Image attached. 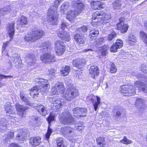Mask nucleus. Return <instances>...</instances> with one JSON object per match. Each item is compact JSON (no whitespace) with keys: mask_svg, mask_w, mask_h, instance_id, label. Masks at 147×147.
I'll use <instances>...</instances> for the list:
<instances>
[{"mask_svg":"<svg viewBox=\"0 0 147 147\" xmlns=\"http://www.w3.org/2000/svg\"><path fill=\"white\" fill-rule=\"evenodd\" d=\"M72 6L75 9L67 11L69 3L66 2L63 3L61 5V11L63 13L67 14L66 19L71 22L73 18L76 17L83 10L84 7V5L82 2L79 0H76L72 3Z\"/></svg>","mask_w":147,"mask_h":147,"instance_id":"f257e3e1","label":"nucleus"},{"mask_svg":"<svg viewBox=\"0 0 147 147\" xmlns=\"http://www.w3.org/2000/svg\"><path fill=\"white\" fill-rule=\"evenodd\" d=\"M34 82L35 84H38V85L37 84L31 88L29 93L30 95H37L39 92L42 95H44L48 92L50 86L47 80L37 78L35 79Z\"/></svg>","mask_w":147,"mask_h":147,"instance_id":"f03ea898","label":"nucleus"},{"mask_svg":"<svg viewBox=\"0 0 147 147\" xmlns=\"http://www.w3.org/2000/svg\"><path fill=\"white\" fill-rule=\"evenodd\" d=\"M110 16L106 15L103 11H96L92 14L91 24L93 26L96 27L100 24L105 26H109L110 25L109 19Z\"/></svg>","mask_w":147,"mask_h":147,"instance_id":"7ed1b4c3","label":"nucleus"},{"mask_svg":"<svg viewBox=\"0 0 147 147\" xmlns=\"http://www.w3.org/2000/svg\"><path fill=\"white\" fill-rule=\"evenodd\" d=\"M44 34L42 30H35L27 34L24 38V40L28 42L32 43L40 38Z\"/></svg>","mask_w":147,"mask_h":147,"instance_id":"20e7f679","label":"nucleus"},{"mask_svg":"<svg viewBox=\"0 0 147 147\" xmlns=\"http://www.w3.org/2000/svg\"><path fill=\"white\" fill-rule=\"evenodd\" d=\"M141 70L144 73L147 74V67L144 64L142 65ZM134 85L139 90L147 93V78L145 79L144 83L141 80H139L136 81Z\"/></svg>","mask_w":147,"mask_h":147,"instance_id":"39448f33","label":"nucleus"},{"mask_svg":"<svg viewBox=\"0 0 147 147\" xmlns=\"http://www.w3.org/2000/svg\"><path fill=\"white\" fill-rule=\"evenodd\" d=\"M48 99L51 103V106L52 109L54 110L61 108L65 104L63 99L54 98L52 95H50Z\"/></svg>","mask_w":147,"mask_h":147,"instance_id":"423d86ee","label":"nucleus"},{"mask_svg":"<svg viewBox=\"0 0 147 147\" xmlns=\"http://www.w3.org/2000/svg\"><path fill=\"white\" fill-rule=\"evenodd\" d=\"M79 94L78 90L75 87H71L67 89L62 96L66 100H70L78 96Z\"/></svg>","mask_w":147,"mask_h":147,"instance_id":"0eeeda50","label":"nucleus"},{"mask_svg":"<svg viewBox=\"0 0 147 147\" xmlns=\"http://www.w3.org/2000/svg\"><path fill=\"white\" fill-rule=\"evenodd\" d=\"M59 119L62 123L65 125L71 124L74 123V118L71 114L68 111H65L59 115Z\"/></svg>","mask_w":147,"mask_h":147,"instance_id":"6e6552de","label":"nucleus"},{"mask_svg":"<svg viewBox=\"0 0 147 147\" xmlns=\"http://www.w3.org/2000/svg\"><path fill=\"white\" fill-rule=\"evenodd\" d=\"M121 91L125 96H131L136 93V89L134 87L131 85L122 86L121 87Z\"/></svg>","mask_w":147,"mask_h":147,"instance_id":"1a4fd4ad","label":"nucleus"},{"mask_svg":"<svg viewBox=\"0 0 147 147\" xmlns=\"http://www.w3.org/2000/svg\"><path fill=\"white\" fill-rule=\"evenodd\" d=\"M64 92V87L63 83L60 82L56 84L52 88L51 94L58 95Z\"/></svg>","mask_w":147,"mask_h":147,"instance_id":"9d476101","label":"nucleus"},{"mask_svg":"<svg viewBox=\"0 0 147 147\" xmlns=\"http://www.w3.org/2000/svg\"><path fill=\"white\" fill-rule=\"evenodd\" d=\"M56 52L58 55H63L65 50V46L64 42L60 40H58L55 42Z\"/></svg>","mask_w":147,"mask_h":147,"instance_id":"9b49d317","label":"nucleus"},{"mask_svg":"<svg viewBox=\"0 0 147 147\" xmlns=\"http://www.w3.org/2000/svg\"><path fill=\"white\" fill-rule=\"evenodd\" d=\"M95 96L92 95H90L86 98L87 100H91L92 103L94 110L96 111L98 108L99 105L101 103L100 98V97L96 96Z\"/></svg>","mask_w":147,"mask_h":147,"instance_id":"f8f14e48","label":"nucleus"},{"mask_svg":"<svg viewBox=\"0 0 147 147\" xmlns=\"http://www.w3.org/2000/svg\"><path fill=\"white\" fill-rule=\"evenodd\" d=\"M40 58L41 61L46 63L53 62L55 60L54 55L49 53H45L41 56Z\"/></svg>","mask_w":147,"mask_h":147,"instance_id":"ddd939ff","label":"nucleus"},{"mask_svg":"<svg viewBox=\"0 0 147 147\" xmlns=\"http://www.w3.org/2000/svg\"><path fill=\"white\" fill-rule=\"evenodd\" d=\"M124 20L123 18H120L119 20L120 22L118 23L117 26V29L120 30L121 32L123 33H124L127 32L128 27L127 25L124 24Z\"/></svg>","mask_w":147,"mask_h":147,"instance_id":"4468645a","label":"nucleus"},{"mask_svg":"<svg viewBox=\"0 0 147 147\" xmlns=\"http://www.w3.org/2000/svg\"><path fill=\"white\" fill-rule=\"evenodd\" d=\"M61 131L64 135L68 137L73 136L74 133V128L67 126L61 128Z\"/></svg>","mask_w":147,"mask_h":147,"instance_id":"2eb2a0df","label":"nucleus"},{"mask_svg":"<svg viewBox=\"0 0 147 147\" xmlns=\"http://www.w3.org/2000/svg\"><path fill=\"white\" fill-rule=\"evenodd\" d=\"M122 41L120 39L117 40L116 42L114 43L110 48L111 52H115L117 51L118 49L120 48L123 46Z\"/></svg>","mask_w":147,"mask_h":147,"instance_id":"dca6fc26","label":"nucleus"},{"mask_svg":"<svg viewBox=\"0 0 147 147\" xmlns=\"http://www.w3.org/2000/svg\"><path fill=\"white\" fill-rule=\"evenodd\" d=\"M86 108H80L79 107H76L73 109V111L76 112L79 111V113H78V114H76V112L74 113V116L78 118L86 116Z\"/></svg>","mask_w":147,"mask_h":147,"instance_id":"f3484780","label":"nucleus"},{"mask_svg":"<svg viewBox=\"0 0 147 147\" xmlns=\"http://www.w3.org/2000/svg\"><path fill=\"white\" fill-rule=\"evenodd\" d=\"M91 4L92 8L95 10L100 9L106 6L104 2L97 1H93Z\"/></svg>","mask_w":147,"mask_h":147,"instance_id":"a211bd4d","label":"nucleus"},{"mask_svg":"<svg viewBox=\"0 0 147 147\" xmlns=\"http://www.w3.org/2000/svg\"><path fill=\"white\" fill-rule=\"evenodd\" d=\"M86 63V60L84 59H75L73 61V64L74 66L79 69L82 68L84 67Z\"/></svg>","mask_w":147,"mask_h":147,"instance_id":"6ab92c4d","label":"nucleus"},{"mask_svg":"<svg viewBox=\"0 0 147 147\" xmlns=\"http://www.w3.org/2000/svg\"><path fill=\"white\" fill-rule=\"evenodd\" d=\"M51 44L48 42L42 43L39 47L41 48L40 50L42 52H48L52 49Z\"/></svg>","mask_w":147,"mask_h":147,"instance_id":"aec40b11","label":"nucleus"},{"mask_svg":"<svg viewBox=\"0 0 147 147\" xmlns=\"http://www.w3.org/2000/svg\"><path fill=\"white\" fill-rule=\"evenodd\" d=\"M58 36L64 41H69L70 39V34L64 31L60 30L59 33L58 34Z\"/></svg>","mask_w":147,"mask_h":147,"instance_id":"412c9836","label":"nucleus"},{"mask_svg":"<svg viewBox=\"0 0 147 147\" xmlns=\"http://www.w3.org/2000/svg\"><path fill=\"white\" fill-rule=\"evenodd\" d=\"M19 133L16 137V139L20 141H24L26 140L27 136L26 132L24 131L23 129H20L18 130Z\"/></svg>","mask_w":147,"mask_h":147,"instance_id":"4be33fe9","label":"nucleus"},{"mask_svg":"<svg viewBox=\"0 0 147 147\" xmlns=\"http://www.w3.org/2000/svg\"><path fill=\"white\" fill-rule=\"evenodd\" d=\"M99 70L96 65H92L89 70V73L92 78H94L96 76H97L99 73Z\"/></svg>","mask_w":147,"mask_h":147,"instance_id":"5701e85b","label":"nucleus"},{"mask_svg":"<svg viewBox=\"0 0 147 147\" xmlns=\"http://www.w3.org/2000/svg\"><path fill=\"white\" fill-rule=\"evenodd\" d=\"M75 41L79 44H83L85 42V39L84 36L81 34L77 33L74 36Z\"/></svg>","mask_w":147,"mask_h":147,"instance_id":"b1692460","label":"nucleus"},{"mask_svg":"<svg viewBox=\"0 0 147 147\" xmlns=\"http://www.w3.org/2000/svg\"><path fill=\"white\" fill-rule=\"evenodd\" d=\"M16 108L18 114L20 116H22L26 109V108L24 106L18 103L16 104Z\"/></svg>","mask_w":147,"mask_h":147,"instance_id":"393cba45","label":"nucleus"},{"mask_svg":"<svg viewBox=\"0 0 147 147\" xmlns=\"http://www.w3.org/2000/svg\"><path fill=\"white\" fill-rule=\"evenodd\" d=\"M15 23L13 21L9 24L7 26V30L9 37L12 38L15 33L14 26Z\"/></svg>","mask_w":147,"mask_h":147,"instance_id":"a878e982","label":"nucleus"},{"mask_svg":"<svg viewBox=\"0 0 147 147\" xmlns=\"http://www.w3.org/2000/svg\"><path fill=\"white\" fill-rule=\"evenodd\" d=\"M5 107L7 113L9 114H13L15 113V110L14 108L11 106V104L9 102L7 103L5 105Z\"/></svg>","mask_w":147,"mask_h":147,"instance_id":"bb28decb","label":"nucleus"},{"mask_svg":"<svg viewBox=\"0 0 147 147\" xmlns=\"http://www.w3.org/2000/svg\"><path fill=\"white\" fill-rule=\"evenodd\" d=\"M144 100L141 98H138L136 101L135 105L136 107L139 109H144L145 107Z\"/></svg>","mask_w":147,"mask_h":147,"instance_id":"cd10ccee","label":"nucleus"},{"mask_svg":"<svg viewBox=\"0 0 147 147\" xmlns=\"http://www.w3.org/2000/svg\"><path fill=\"white\" fill-rule=\"evenodd\" d=\"M41 138L39 137H31L30 139V143L32 146L38 145L41 142Z\"/></svg>","mask_w":147,"mask_h":147,"instance_id":"c85d7f7f","label":"nucleus"},{"mask_svg":"<svg viewBox=\"0 0 147 147\" xmlns=\"http://www.w3.org/2000/svg\"><path fill=\"white\" fill-rule=\"evenodd\" d=\"M26 59L28 65H32L34 64L35 60V57L34 55L32 54H28L26 57Z\"/></svg>","mask_w":147,"mask_h":147,"instance_id":"c756f323","label":"nucleus"},{"mask_svg":"<svg viewBox=\"0 0 147 147\" xmlns=\"http://www.w3.org/2000/svg\"><path fill=\"white\" fill-rule=\"evenodd\" d=\"M136 41V38L134 35L131 34L129 35L127 40V42L129 45H135Z\"/></svg>","mask_w":147,"mask_h":147,"instance_id":"7c9ffc66","label":"nucleus"},{"mask_svg":"<svg viewBox=\"0 0 147 147\" xmlns=\"http://www.w3.org/2000/svg\"><path fill=\"white\" fill-rule=\"evenodd\" d=\"M14 133L12 131H9L6 134H5L4 136V138L3 141V143L4 144H6L8 143V141L9 139L12 138L14 136Z\"/></svg>","mask_w":147,"mask_h":147,"instance_id":"2f4dec72","label":"nucleus"},{"mask_svg":"<svg viewBox=\"0 0 147 147\" xmlns=\"http://www.w3.org/2000/svg\"><path fill=\"white\" fill-rule=\"evenodd\" d=\"M27 22V18L24 16H22L20 18L18 19L17 22V24L19 26H21L24 25H26Z\"/></svg>","mask_w":147,"mask_h":147,"instance_id":"473e14b6","label":"nucleus"},{"mask_svg":"<svg viewBox=\"0 0 147 147\" xmlns=\"http://www.w3.org/2000/svg\"><path fill=\"white\" fill-rule=\"evenodd\" d=\"M45 107L43 105H40L37 106L36 110L43 116H45L46 115L47 112L45 109Z\"/></svg>","mask_w":147,"mask_h":147,"instance_id":"72a5a7b5","label":"nucleus"},{"mask_svg":"<svg viewBox=\"0 0 147 147\" xmlns=\"http://www.w3.org/2000/svg\"><path fill=\"white\" fill-rule=\"evenodd\" d=\"M70 71V68L68 66H66L65 67H63L61 70V74L63 76H67Z\"/></svg>","mask_w":147,"mask_h":147,"instance_id":"f704fd0d","label":"nucleus"},{"mask_svg":"<svg viewBox=\"0 0 147 147\" xmlns=\"http://www.w3.org/2000/svg\"><path fill=\"white\" fill-rule=\"evenodd\" d=\"M122 2L119 0H116L113 4V8L116 9H120L122 6Z\"/></svg>","mask_w":147,"mask_h":147,"instance_id":"c9c22d12","label":"nucleus"},{"mask_svg":"<svg viewBox=\"0 0 147 147\" xmlns=\"http://www.w3.org/2000/svg\"><path fill=\"white\" fill-rule=\"evenodd\" d=\"M47 73L50 77L52 79H54L55 76V71L53 69L50 68L46 69Z\"/></svg>","mask_w":147,"mask_h":147,"instance_id":"e433bc0d","label":"nucleus"},{"mask_svg":"<svg viewBox=\"0 0 147 147\" xmlns=\"http://www.w3.org/2000/svg\"><path fill=\"white\" fill-rule=\"evenodd\" d=\"M140 36L141 39L147 46V34L143 31H141L140 32Z\"/></svg>","mask_w":147,"mask_h":147,"instance_id":"4c0bfd02","label":"nucleus"},{"mask_svg":"<svg viewBox=\"0 0 147 147\" xmlns=\"http://www.w3.org/2000/svg\"><path fill=\"white\" fill-rule=\"evenodd\" d=\"M10 9H9V7L7 8H4L0 9V17L9 13L10 12Z\"/></svg>","mask_w":147,"mask_h":147,"instance_id":"58836bf2","label":"nucleus"},{"mask_svg":"<svg viewBox=\"0 0 147 147\" xmlns=\"http://www.w3.org/2000/svg\"><path fill=\"white\" fill-rule=\"evenodd\" d=\"M38 117L37 116H32V119L30 120V124L34 126L37 125L38 121Z\"/></svg>","mask_w":147,"mask_h":147,"instance_id":"ea45409f","label":"nucleus"},{"mask_svg":"<svg viewBox=\"0 0 147 147\" xmlns=\"http://www.w3.org/2000/svg\"><path fill=\"white\" fill-rule=\"evenodd\" d=\"M99 34L98 30L96 28L92 29L90 32L89 37L90 38L97 36Z\"/></svg>","mask_w":147,"mask_h":147,"instance_id":"a19ab883","label":"nucleus"},{"mask_svg":"<svg viewBox=\"0 0 147 147\" xmlns=\"http://www.w3.org/2000/svg\"><path fill=\"white\" fill-rule=\"evenodd\" d=\"M104 39L103 38H100L94 42L93 45L96 48H100L101 47L100 46H100L101 43L104 42Z\"/></svg>","mask_w":147,"mask_h":147,"instance_id":"79ce46f5","label":"nucleus"},{"mask_svg":"<svg viewBox=\"0 0 147 147\" xmlns=\"http://www.w3.org/2000/svg\"><path fill=\"white\" fill-rule=\"evenodd\" d=\"M57 147H64L63 139L62 138H59L57 140Z\"/></svg>","mask_w":147,"mask_h":147,"instance_id":"37998d69","label":"nucleus"},{"mask_svg":"<svg viewBox=\"0 0 147 147\" xmlns=\"http://www.w3.org/2000/svg\"><path fill=\"white\" fill-rule=\"evenodd\" d=\"M109 47L107 46H104L102 47H101L100 48V50L101 49L102 50L101 51V54L103 56H105L106 55L107 53V51L108 49H109Z\"/></svg>","mask_w":147,"mask_h":147,"instance_id":"c03bdc74","label":"nucleus"},{"mask_svg":"<svg viewBox=\"0 0 147 147\" xmlns=\"http://www.w3.org/2000/svg\"><path fill=\"white\" fill-rule=\"evenodd\" d=\"M116 33L114 31H113L109 34L107 37V40L109 41H111L116 38Z\"/></svg>","mask_w":147,"mask_h":147,"instance_id":"a18cd8bd","label":"nucleus"},{"mask_svg":"<svg viewBox=\"0 0 147 147\" xmlns=\"http://www.w3.org/2000/svg\"><path fill=\"white\" fill-rule=\"evenodd\" d=\"M97 143L99 145H102V146L106 144L104 137H100L98 138L96 140Z\"/></svg>","mask_w":147,"mask_h":147,"instance_id":"49530a36","label":"nucleus"},{"mask_svg":"<svg viewBox=\"0 0 147 147\" xmlns=\"http://www.w3.org/2000/svg\"><path fill=\"white\" fill-rule=\"evenodd\" d=\"M120 142L123 144H131L132 142L131 140L127 139L125 136L124 137L123 139L120 141Z\"/></svg>","mask_w":147,"mask_h":147,"instance_id":"de8ad7c7","label":"nucleus"},{"mask_svg":"<svg viewBox=\"0 0 147 147\" xmlns=\"http://www.w3.org/2000/svg\"><path fill=\"white\" fill-rule=\"evenodd\" d=\"M82 122L81 121H79L77 123H75V126L76 127H78V130H82V129H83L84 127V126L83 125Z\"/></svg>","mask_w":147,"mask_h":147,"instance_id":"09e8293b","label":"nucleus"},{"mask_svg":"<svg viewBox=\"0 0 147 147\" xmlns=\"http://www.w3.org/2000/svg\"><path fill=\"white\" fill-rule=\"evenodd\" d=\"M52 132V129L49 127L45 135V138L46 140H48Z\"/></svg>","mask_w":147,"mask_h":147,"instance_id":"8fccbe9b","label":"nucleus"},{"mask_svg":"<svg viewBox=\"0 0 147 147\" xmlns=\"http://www.w3.org/2000/svg\"><path fill=\"white\" fill-rule=\"evenodd\" d=\"M82 51L83 52L86 53L87 54L92 55V52L94 51V50L90 48H87L83 50Z\"/></svg>","mask_w":147,"mask_h":147,"instance_id":"3c124183","label":"nucleus"},{"mask_svg":"<svg viewBox=\"0 0 147 147\" xmlns=\"http://www.w3.org/2000/svg\"><path fill=\"white\" fill-rule=\"evenodd\" d=\"M117 71V68L113 63H112L111 65V66L110 68V71L111 73H114L116 72Z\"/></svg>","mask_w":147,"mask_h":147,"instance_id":"603ef678","label":"nucleus"},{"mask_svg":"<svg viewBox=\"0 0 147 147\" xmlns=\"http://www.w3.org/2000/svg\"><path fill=\"white\" fill-rule=\"evenodd\" d=\"M82 72L80 71H78L76 72L75 75L76 77L78 79L81 78L82 77Z\"/></svg>","mask_w":147,"mask_h":147,"instance_id":"864d4df0","label":"nucleus"},{"mask_svg":"<svg viewBox=\"0 0 147 147\" xmlns=\"http://www.w3.org/2000/svg\"><path fill=\"white\" fill-rule=\"evenodd\" d=\"M88 28L86 26H83L78 29V31L80 32H85L87 31Z\"/></svg>","mask_w":147,"mask_h":147,"instance_id":"5fc2aeb1","label":"nucleus"},{"mask_svg":"<svg viewBox=\"0 0 147 147\" xmlns=\"http://www.w3.org/2000/svg\"><path fill=\"white\" fill-rule=\"evenodd\" d=\"M21 59L19 56H18L15 58L13 60V62H14L16 65L20 64V63L21 62Z\"/></svg>","mask_w":147,"mask_h":147,"instance_id":"6e6d98bb","label":"nucleus"},{"mask_svg":"<svg viewBox=\"0 0 147 147\" xmlns=\"http://www.w3.org/2000/svg\"><path fill=\"white\" fill-rule=\"evenodd\" d=\"M68 24L67 23L65 22H62L61 24V28L62 30L61 31H64L65 28H67Z\"/></svg>","mask_w":147,"mask_h":147,"instance_id":"4d7b16f0","label":"nucleus"},{"mask_svg":"<svg viewBox=\"0 0 147 147\" xmlns=\"http://www.w3.org/2000/svg\"><path fill=\"white\" fill-rule=\"evenodd\" d=\"M13 77L12 76H6L5 75H0V81L3 78H11ZM3 86L2 84L0 83V87H1Z\"/></svg>","mask_w":147,"mask_h":147,"instance_id":"13d9d810","label":"nucleus"},{"mask_svg":"<svg viewBox=\"0 0 147 147\" xmlns=\"http://www.w3.org/2000/svg\"><path fill=\"white\" fill-rule=\"evenodd\" d=\"M21 100L24 102L27 105H29L31 106V104L30 103L29 100L26 97H24V98H23Z\"/></svg>","mask_w":147,"mask_h":147,"instance_id":"bf43d9fd","label":"nucleus"},{"mask_svg":"<svg viewBox=\"0 0 147 147\" xmlns=\"http://www.w3.org/2000/svg\"><path fill=\"white\" fill-rule=\"evenodd\" d=\"M9 42V41H7L6 42H4L3 43L2 49V53H3V52L5 50L6 47L8 44Z\"/></svg>","mask_w":147,"mask_h":147,"instance_id":"052dcab7","label":"nucleus"},{"mask_svg":"<svg viewBox=\"0 0 147 147\" xmlns=\"http://www.w3.org/2000/svg\"><path fill=\"white\" fill-rule=\"evenodd\" d=\"M54 117L53 116L50 115L49 116L47 119V121L49 123L54 120Z\"/></svg>","mask_w":147,"mask_h":147,"instance_id":"680f3d73","label":"nucleus"},{"mask_svg":"<svg viewBox=\"0 0 147 147\" xmlns=\"http://www.w3.org/2000/svg\"><path fill=\"white\" fill-rule=\"evenodd\" d=\"M20 97L21 98V99H23V98H24V97H25V94H24V93L22 92H21L20 94Z\"/></svg>","mask_w":147,"mask_h":147,"instance_id":"e2e57ef3","label":"nucleus"},{"mask_svg":"<svg viewBox=\"0 0 147 147\" xmlns=\"http://www.w3.org/2000/svg\"><path fill=\"white\" fill-rule=\"evenodd\" d=\"M132 75L138 77V79H139L140 78H142V75L141 74H136L135 73H133Z\"/></svg>","mask_w":147,"mask_h":147,"instance_id":"0e129e2a","label":"nucleus"},{"mask_svg":"<svg viewBox=\"0 0 147 147\" xmlns=\"http://www.w3.org/2000/svg\"><path fill=\"white\" fill-rule=\"evenodd\" d=\"M144 25L145 29L147 30V20L144 22Z\"/></svg>","mask_w":147,"mask_h":147,"instance_id":"69168bd1","label":"nucleus"},{"mask_svg":"<svg viewBox=\"0 0 147 147\" xmlns=\"http://www.w3.org/2000/svg\"><path fill=\"white\" fill-rule=\"evenodd\" d=\"M116 114L117 115V116H119L121 115L119 111H117L116 112Z\"/></svg>","mask_w":147,"mask_h":147,"instance_id":"338daca9","label":"nucleus"},{"mask_svg":"<svg viewBox=\"0 0 147 147\" xmlns=\"http://www.w3.org/2000/svg\"><path fill=\"white\" fill-rule=\"evenodd\" d=\"M73 111V115H74V113H75V112H76V114H78V113H79V111H78V112H76V111Z\"/></svg>","mask_w":147,"mask_h":147,"instance_id":"774afa93","label":"nucleus"}]
</instances>
